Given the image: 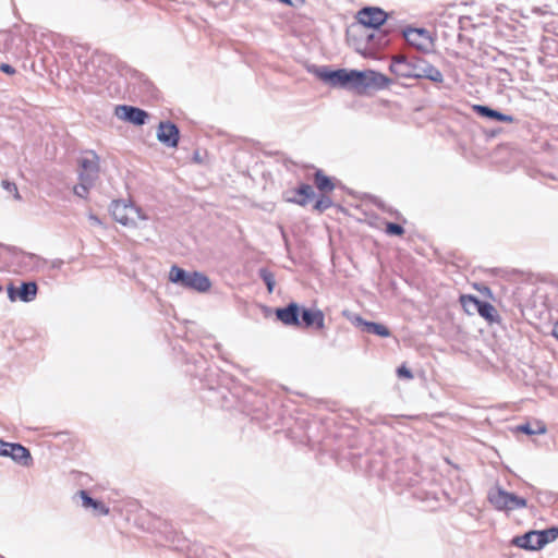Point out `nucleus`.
Here are the masks:
<instances>
[{"label": "nucleus", "instance_id": "1", "mask_svg": "<svg viewBox=\"0 0 558 558\" xmlns=\"http://www.w3.org/2000/svg\"><path fill=\"white\" fill-rule=\"evenodd\" d=\"M389 70L401 77L427 78L433 82L442 81V74L438 69L415 54L392 57Z\"/></svg>", "mask_w": 558, "mask_h": 558}, {"label": "nucleus", "instance_id": "2", "mask_svg": "<svg viewBox=\"0 0 558 558\" xmlns=\"http://www.w3.org/2000/svg\"><path fill=\"white\" fill-rule=\"evenodd\" d=\"M110 211L113 219L125 227H135L138 221L147 219L140 207L125 201H113Z\"/></svg>", "mask_w": 558, "mask_h": 558}, {"label": "nucleus", "instance_id": "3", "mask_svg": "<svg viewBox=\"0 0 558 558\" xmlns=\"http://www.w3.org/2000/svg\"><path fill=\"white\" fill-rule=\"evenodd\" d=\"M80 181L95 183L99 174L98 156L94 151H87L78 159Z\"/></svg>", "mask_w": 558, "mask_h": 558}, {"label": "nucleus", "instance_id": "4", "mask_svg": "<svg viewBox=\"0 0 558 558\" xmlns=\"http://www.w3.org/2000/svg\"><path fill=\"white\" fill-rule=\"evenodd\" d=\"M547 534L548 532L530 531L523 535L515 536L512 539V544L526 550H537L549 543Z\"/></svg>", "mask_w": 558, "mask_h": 558}, {"label": "nucleus", "instance_id": "5", "mask_svg": "<svg viewBox=\"0 0 558 558\" xmlns=\"http://www.w3.org/2000/svg\"><path fill=\"white\" fill-rule=\"evenodd\" d=\"M387 17L388 14L378 7H365L356 14L359 23L371 28H379Z\"/></svg>", "mask_w": 558, "mask_h": 558}, {"label": "nucleus", "instance_id": "6", "mask_svg": "<svg viewBox=\"0 0 558 558\" xmlns=\"http://www.w3.org/2000/svg\"><path fill=\"white\" fill-rule=\"evenodd\" d=\"M407 43L415 47L418 51H428L432 48V38L424 28H407L403 31Z\"/></svg>", "mask_w": 558, "mask_h": 558}, {"label": "nucleus", "instance_id": "7", "mask_svg": "<svg viewBox=\"0 0 558 558\" xmlns=\"http://www.w3.org/2000/svg\"><path fill=\"white\" fill-rule=\"evenodd\" d=\"M114 113L120 120L128 121L134 125L145 124L148 118V113L145 110L128 105L117 106Z\"/></svg>", "mask_w": 558, "mask_h": 558}, {"label": "nucleus", "instance_id": "8", "mask_svg": "<svg viewBox=\"0 0 558 558\" xmlns=\"http://www.w3.org/2000/svg\"><path fill=\"white\" fill-rule=\"evenodd\" d=\"M157 138L168 147H177L180 138L179 129L170 121H161L158 125Z\"/></svg>", "mask_w": 558, "mask_h": 558}, {"label": "nucleus", "instance_id": "9", "mask_svg": "<svg viewBox=\"0 0 558 558\" xmlns=\"http://www.w3.org/2000/svg\"><path fill=\"white\" fill-rule=\"evenodd\" d=\"M37 284L33 281L23 282L20 290H16L13 284L8 287V296L11 301L19 298L23 302H31L36 298Z\"/></svg>", "mask_w": 558, "mask_h": 558}, {"label": "nucleus", "instance_id": "10", "mask_svg": "<svg viewBox=\"0 0 558 558\" xmlns=\"http://www.w3.org/2000/svg\"><path fill=\"white\" fill-rule=\"evenodd\" d=\"M276 317L287 326H301L300 307L296 303H290L286 307L276 310Z\"/></svg>", "mask_w": 558, "mask_h": 558}, {"label": "nucleus", "instance_id": "11", "mask_svg": "<svg viewBox=\"0 0 558 558\" xmlns=\"http://www.w3.org/2000/svg\"><path fill=\"white\" fill-rule=\"evenodd\" d=\"M363 76L365 80L362 82V90L366 88L384 89L391 84L389 77L373 70L363 71Z\"/></svg>", "mask_w": 558, "mask_h": 558}, {"label": "nucleus", "instance_id": "12", "mask_svg": "<svg viewBox=\"0 0 558 558\" xmlns=\"http://www.w3.org/2000/svg\"><path fill=\"white\" fill-rule=\"evenodd\" d=\"M349 318L355 326L361 327L362 330L367 333L376 335L383 338L390 336V330L383 324L364 320L359 315H353Z\"/></svg>", "mask_w": 558, "mask_h": 558}, {"label": "nucleus", "instance_id": "13", "mask_svg": "<svg viewBox=\"0 0 558 558\" xmlns=\"http://www.w3.org/2000/svg\"><path fill=\"white\" fill-rule=\"evenodd\" d=\"M473 110L482 118L502 123H513L515 118L484 105H474Z\"/></svg>", "mask_w": 558, "mask_h": 558}, {"label": "nucleus", "instance_id": "14", "mask_svg": "<svg viewBox=\"0 0 558 558\" xmlns=\"http://www.w3.org/2000/svg\"><path fill=\"white\" fill-rule=\"evenodd\" d=\"M345 71L347 69L331 71L326 66H322L316 71V74L322 81L332 87H343Z\"/></svg>", "mask_w": 558, "mask_h": 558}, {"label": "nucleus", "instance_id": "15", "mask_svg": "<svg viewBox=\"0 0 558 558\" xmlns=\"http://www.w3.org/2000/svg\"><path fill=\"white\" fill-rule=\"evenodd\" d=\"M182 287L193 289L198 292H206L210 289V280L202 272L192 271L187 274Z\"/></svg>", "mask_w": 558, "mask_h": 558}, {"label": "nucleus", "instance_id": "16", "mask_svg": "<svg viewBox=\"0 0 558 558\" xmlns=\"http://www.w3.org/2000/svg\"><path fill=\"white\" fill-rule=\"evenodd\" d=\"M302 323L304 327H315L317 330L325 328V316L320 310L303 308Z\"/></svg>", "mask_w": 558, "mask_h": 558}, {"label": "nucleus", "instance_id": "17", "mask_svg": "<svg viewBox=\"0 0 558 558\" xmlns=\"http://www.w3.org/2000/svg\"><path fill=\"white\" fill-rule=\"evenodd\" d=\"M7 452V457H10L13 461L22 465H28L29 462L32 461L29 450L22 446L21 444L10 442L9 450Z\"/></svg>", "mask_w": 558, "mask_h": 558}, {"label": "nucleus", "instance_id": "18", "mask_svg": "<svg viewBox=\"0 0 558 558\" xmlns=\"http://www.w3.org/2000/svg\"><path fill=\"white\" fill-rule=\"evenodd\" d=\"M508 493L509 492L501 487H496L488 492L487 498L495 509L506 511L508 506Z\"/></svg>", "mask_w": 558, "mask_h": 558}, {"label": "nucleus", "instance_id": "19", "mask_svg": "<svg viewBox=\"0 0 558 558\" xmlns=\"http://www.w3.org/2000/svg\"><path fill=\"white\" fill-rule=\"evenodd\" d=\"M365 80L363 71L347 70L342 88L355 89L362 92V82Z\"/></svg>", "mask_w": 558, "mask_h": 558}, {"label": "nucleus", "instance_id": "20", "mask_svg": "<svg viewBox=\"0 0 558 558\" xmlns=\"http://www.w3.org/2000/svg\"><path fill=\"white\" fill-rule=\"evenodd\" d=\"M78 496L82 499L83 507H85V508H89V507L93 508L95 510L96 514H98V515H107V514H109V508L105 504H102V502H100L98 500L93 499L87 494V492L80 490L78 492Z\"/></svg>", "mask_w": 558, "mask_h": 558}, {"label": "nucleus", "instance_id": "21", "mask_svg": "<svg viewBox=\"0 0 558 558\" xmlns=\"http://www.w3.org/2000/svg\"><path fill=\"white\" fill-rule=\"evenodd\" d=\"M488 323H498L500 320L499 314L494 305L486 301H482L477 312Z\"/></svg>", "mask_w": 558, "mask_h": 558}, {"label": "nucleus", "instance_id": "22", "mask_svg": "<svg viewBox=\"0 0 558 558\" xmlns=\"http://www.w3.org/2000/svg\"><path fill=\"white\" fill-rule=\"evenodd\" d=\"M299 198H289L290 202H294L301 206H305L308 201L315 195L313 187L310 184H301L296 190Z\"/></svg>", "mask_w": 558, "mask_h": 558}, {"label": "nucleus", "instance_id": "23", "mask_svg": "<svg viewBox=\"0 0 558 558\" xmlns=\"http://www.w3.org/2000/svg\"><path fill=\"white\" fill-rule=\"evenodd\" d=\"M481 302H482L481 300H478L476 296H473V295H461L460 296L461 306H462L463 311L469 315H473L478 312Z\"/></svg>", "mask_w": 558, "mask_h": 558}, {"label": "nucleus", "instance_id": "24", "mask_svg": "<svg viewBox=\"0 0 558 558\" xmlns=\"http://www.w3.org/2000/svg\"><path fill=\"white\" fill-rule=\"evenodd\" d=\"M314 181L316 187L322 192H330L335 189V185L331 182L330 178L325 175L320 170L316 171Z\"/></svg>", "mask_w": 558, "mask_h": 558}, {"label": "nucleus", "instance_id": "25", "mask_svg": "<svg viewBox=\"0 0 558 558\" xmlns=\"http://www.w3.org/2000/svg\"><path fill=\"white\" fill-rule=\"evenodd\" d=\"M189 271H185L184 269L172 266L169 272V279L171 282L183 286L185 278L187 276Z\"/></svg>", "mask_w": 558, "mask_h": 558}, {"label": "nucleus", "instance_id": "26", "mask_svg": "<svg viewBox=\"0 0 558 558\" xmlns=\"http://www.w3.org/2000/svg\"><path fill=\"white\" fill-rule=\"evenodd\" d=\"M508 506L506 511H511L514 509H521L526 507V499L517 496L513 493H508Z\"/></svg>", "mask_w": 558, "mask_h": 558}, {"label": "nucleus", "instance_id": "27", "mask_svg": "<svg viewBox=\"0 0 558 558\" xmlns=\"http://www.w3.org/2000/svg\"><path fill=\"white\" fill-rule=\"evenodd\" d=\"M259 278L264 281V283L267 287V290L269 293L274 291L276 281L275 276L271 271H269L267 268H260L258 270Z\"/></svg>", "mask_w": 558, "mask_h": 558}, {"label": "nucleus", "instance_id": "28", "mask_svg": "<svg viewBox=\"0 0 558 558\" xmlns=\"http://www.w3.org/2000/svg\"><path fill=\"white\" fill-rule=\"evenodd\" d=\"M94 184L95 183L92 182L86 183L85 181H80V183L74 186V194L78 197L86 198Z\"/></svg>", "mask_w": 558, "mask_h": 558}, {"label": "nucleus", "instance_id": "29", "mask_svg": "<svg viewBox=\"0 0 558 558\" xmlns=\"http://www.w3.org/2000/svg\"><path fill=\"white\" fill-rule=\"evenodd\" d=\"M518 432H521L526 435H536L544 434L546 432V427L544 425L539 426L538 429H533L529 423L519 425L517 427Z\"/></svg>", "mask_w": 558, "mask_h": 558}, {"label": "nucleus", "instance_id": "30", "mask_svg": "<svg viewBox=\"0 0 558 558\" xmlns=\"http://www.w3.org/2000/svg\"><path fill=\"white\" fill-rule=\"evenodd\" d=\"M385 231L389 235H398V236H400L404 233L403 227L398 223H395V222H387Z\"/></svg>", "mask_w": 558, "mask_h": 558}, {"label": "nucleus", "instance_id": "31", "mask_svg": "<svg viewBox=\"0 0 558 558\" xmlns=\"http://www.w3.org/2000/svg\"><path fill=\"white\" fill-rule=\"evenodd\" d=\"M331 204H332V203H331V201H330V198H329V197H327V196H320V197L316 201V203H315V205H314V208H315V209H317V210H319V211H324V210L328 209V208L331 206Z\"/></svg>", "mask_w": 558, "mask_h": 558}, {"label": "nucleus", "instance_id": "32", "mask_svg": "<svg viewBox=\"0 0 558 558\" xmlns=\"http://www.w3.org/2000/svg\"><path fill=\"white\" fill-rule=\"evenodd\" d=\"M2 187L7 190L9 193H12L15 199H21V195L15 183L3 180Z\"/></svg>", "mask_w": 558, "mask_h": 558}, {"label": "nucleus", "instance_id": "33", "mask_svg": "<svg viewBox=\"0 0 558 558\" xmlns=\"http://www.w3.org/2000/svg\"><path fill=\"white\" fill-rule=\"evenodd\" d=\"M398 375L399 377H405V378H412V373L410 372V369H408L405 366H401L398 368Z\"/></svg>", "mask_w": 558, "mask_h": 558}, {"label": "nucleus", "instance_id": "34", "mask_svg": "<svg viewBox=\"0 0 558 558\" xmlns=\"http://www.w3.org/2000/svg\"><path fill=\"white\" fill-rule=\"evenodd\" d=\"M0 71L7 73L9 75H12V74L15 73V69L12 65L7 64V63H1L0 64Z\"/></svg>", "mask_w": 558, "mask_h": 558}, {"label": "nucleus", "instance_id": "35", "mask_svg": "<svg viewBox=\"0 0 558 558\" xmlns=\"http://www.w3.org/2000/svg\"><path fill=\"white\" fill-rule=\"evenodd\" d=\"M9 446H10V442H7V441H3L0 439V456L1 457H5L8 456V450H9Z\"/></svg>", "mask_w": 558, "mask_h": 558}, {"label": "nucleus", "instance_id": "36", "mask_svg": "<svg viewBox=\"0 0 558 558\" xmlns=\"http://www.w3.org/2000/svg\"><path fill=\"white\" fill-rule=\"evenodd\" d=\"M543 532H548L547 537L549 538V542L554 541L558 536V527H551L544 530Z\"/></svg>", "mask_w": 558, "mask_h": 558}, {"label": "nucleus", "instance_id": "37", "mask_svg": "<svg viewBox=\"0 0 558 558\" xmlns=\"http://www.w3.org/2000/svg\"><path fill=\"white\" fill-rule=\"evenodd\" d=\"M95 76L98 83H105L107 80V71L100 70L95 74Z\"/></svg>", "mask_w": 558, "mask_h": 558}, {"label": "nucleus", "instance_id": "38", "mask_svg": "<svg viewBox=\"0 0 558 558\" xmlns=\"http://www.w3.org/2000/svg\"><path fill=\"white\" fill-rule=\"evenodd\" d=\"M458 40L461 44L465 41L466 45H469V46L472 45V39L470 37H468L466 35H464V34H459L458 35Z\"/></svg>", "mask_w": 558, "mask_h": 558}, {"label": "nucleus", "instance_id": "39", "mask_svg": "<svg viewBox=\"0 0 558 558\" xmlns=\"http://www.w3.org/2000/svg\"><path fill=\"white\" fill-rule=\"evenodd\" d=\"M469 17L460 16L459 17V24L461 29H465V23L469 22Z\"/></svg>", "mask_w": 558, "mask_h": 558}, {"label": "nucleus", "instance_id": "40", "mask_svg": "<svg viewBox=\"0 0 558 558\" xmlns=\"http://www.w3.org/2000/svg\"><path fill=\"white\" fill-rule=\"evenodd\" d=\"M551 335L558 340V320L554 324Z\"/></svg>", "mask_w": 558, "mask_h": 558}, {"label": "nucleus", "instance_id": "41", "mask_svg": "<svg viewBox=\"0 0 558 558\" xmlns=\"http://www.w3.org/2000/svg\"><path fill=\"white\" fill-rule=\"evenodd\" d=\"M280 1H281L282 3H284V4H288V5L293 7V5H295V2H296L298 0H280Z\"/></svg>", "mask_w": 558, "mask_h": 558}, {"label": "nucleus", "instance_id": "42", "mask_svg": "<svg viewBox=\"0 0 558 558\" xmlns=\"http://www.w3.org/2000/svg\"><path fill=\"white\" fill-rule=\"evenodd\" d=\"M89 219H90V221H93L94 223H97V225H99V223H100L99 218H98L97 216H95V215H90V216H89Z\"/></svg>", "mask_w": 558, "mask_h": 558}, {"label": "nucleus", "instance_id": "43", "mask_svg": "<svg viewBox=\"0 0 558 558\" xmlns=\"http://www.w3.org/2000/svg\"><path fill=\"white\" fill-rule=\"evenodd\" d=\"M26 258L31 259V260H36V262H39V257L34 255V254H28L25 256Z\"/></svg>", "mask_w": 558, "mask_h": 558}, {"label": "nucleus", "instance_id": "44", "mask_svg": "<svg viewBox=\"0 0 558 558\" xmlns=\"http://www.w3.org/2000/svg\"><path fill=\"white\" fill-rule=\"evenodd\" d=\"M7 36V33H0V37Z\"/></svg>", "mask_w": 558, "mask_h": 558}, {"label": "nucleus", "instance_id": "45", "mask_svg": "<svg viewBox=\"0 0 558 558\" xmlns=\"http://www.w3.org/2000/svg\"><path fill=\"white\" fill-rule=\"evenodd\" d=\"M442 495L448 499V495L446 492H442Z\"/></svg>", "mask_w": 558, "mask_h": 558}]
</instances>
